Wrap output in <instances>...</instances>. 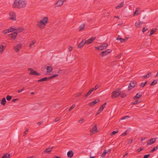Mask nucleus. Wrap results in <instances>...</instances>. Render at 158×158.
Returning a JSON list of instances; mask_svg holds the SVG:
<instances>
[{
	"label": "nucleus",
	"instance_id": "nucleus-1",
	"mask_svg": "<svg viewBox=\"0 0 158 158\" xmlns=\"http://www.w3.org/2000/svg\"><path fill=\"white\" fill-rule=\"evenodd\" d=\"M27 2L25 1L22 0H15L12 5V7L14 8H25L26 6Z\"/></svg>",
	"mask_w": 158,
	"mask_h": 158
},
{
	"label": "nucleus",
	"instance_id": "nucleus-2",
	"mask_svg": "<svg viewBox=\"0 0 158 158\" xmlns=\"http://www.w3.org/2000/svg\"><path fill=\"white\" fill-rule=\"evenodd\" d=\"M48 22V17H44L40 21L37 22L36 26L40 29H43L45 27Z\"/></svg>",
	"mask_w": 158,
	"mask_h": 158
},
{
	"label": "nucleus",
	"instance_id": "nucleus-3",
	"mask_svg": "<svg viewBox=\"0 0 158 158\" xmlns=\"http://www.w3.org/2000/svg\"><path fill=\"white\" fill-rule=\"evenodd\" d=\"M120 89H118L112 92L111 94V97L112 98H117L120 95L121 91L120 90Z\"/></svg>",
	"mask_w": 158,
	"mask_h": 158
},
{
	"label": "nucleus",
	"instance_id": "nucleus-4",
	"mask_svg": "<svg viewBox=\"0 0 158 158\" xmlns=\"http://www.w3.org/2000/svg\"><path fill=\"white\" fill-rule=\"evenodd\" d=\"M107 44L104 43L103 44H101L98 47H95V48L97 50H102L103 49H105L108 46Z\"/></svg>",
	"mask_w": 158,
	"mask_h": 158
},
{
	"label": "nucleus",
	"instance_id": "nucleus-5",
	"mask_svg": "<svg viewBox=\"0 0 158 158\" xmlns=\"http://www.w3.org/2000/svg\"><path fill=\"white\" fill-rule=\"evenodd\" d=\"M9 15L10 20H16V15L14 12L12 11L10 12L9 13Z\"/></svg>",
	"mask_w": 158,
	"mask_h": 158
},
{
	"label": "nucleus",
	"instance_id": "nucleus-6",
	"mask_svg": "<svg viewBox=\"0 0 158 158\" xmlns=\"http://www.w3.org/2000/svg\"><path fill=\"white\" fill-rule=\"evenodd\" d=\"M27 70L28 71H30V72L29 73L30 75L39 76L40 74V73H38L36 71L34 70L33 69L31 68H28Z\"/></svg>",
	"mask_w": 158,
	"mask_h": 158
},
{
	"label": "nucleus",
	"instance_id": "nucleus-7",
	"mask_svg": "<svg viewBox=\"0 0 158 158\" xmlns=\"http://www.w3.org/2000/svg\"><path fill=\"white\" fill-rule=\"evenodd\" d=\"M111 51L110 49H108L105 51H103L101 52L99 55L101 56L102 57H103L106 55H108L109 53L111 52Z\"/></svg>",
	"mask_w": 158,
	"mask_h": 158
},
{
	"label": "nucleus",
	"instance_id": "nucleus-8",
	"mask_svg": "<svg viewBox=\"0 0 158 158\" xmlns=\"http://www.w3.org/2000/svg\"><path fill=\"white\" fill-rule=\"evenodd\" d=\"M66 0H58L55 3V7L61 6Z\"/></svg>",
	"mask_w": 158,
	"mask_h": 158
},
{
	"label": "nucleus",
	"instance_id": "nucleus-9",
	"mask_svg": "<svg viewBox=\"0 0 158 158\" xmlns=\"http://www.w3.org/2000/svg\"><path fill=\"white\" fill-rule=\"evenodd\" d=\"M136 85V82L135 81H131L129 84V85L128 87V90L129 91H130L131 89V87L134 88Z\"/></svg>",
	"mask_w": 158,
	"mask_h": 158
},
{
	"label": "nucleus",
	"instance_id": "nucleus-10",
	"mask_svg": "<svg viewBox=\"0 0 158 158\" xmlns=\"http://www.w3.org/2000/svg\"><path fill=\"white\" fill-rule=\"evenodd\" d=\"M96 37L95 36L89 39L87 41L85 40V43L86 44L89 45L92 43L93 41L95 40Z\"/></svg>",
	"mask_w": 158,
	"mask_h": 158
},
{
	"label": "nucleus",
	"instance_id": "nucleus-11",
	"mask_svg": "<svg viewBox=\"0 0 158 158\" xmlns=\"http://www.w3.org/2000/svg\"><path fill=\"white\" fill-rule=\"evenodd\" d=\"M17 35V33L15 32H13L12 33H10L9 34V36L11 39L15 40Z\"/></svg>",
	"mask_w": 158,
	"mask_h": 158
},
{
	"label": "nucleus",
	"instance_id": "nucleus-12",
	"mask_svg": "<svg viewBox=\"0 0 158 158\" xmlns=\"http://www.w3.org/2000/svg\"><path fill=\"white\" fill-rule=\"evenodd\" d=\"M156 139L155 138H152L150 139L147 143V145H151L154 143L156 142Z\"/></svg>",
	"mask_w": 158,
	"mask_h": 158
},
{
	"label": "nucleus",
	"instance_id": "nucleus-13",
	"mask_svg": "<svg viewBox=\"0 0 158 158\" xmlns=\"http://www.w3.org/2000/svg\"><path fill=\"white\" fill-rule=\"evenodd\" d=\"M22 46V44H17L16 46L15 47H14V49L16 52H18L21 48Z\"/></svg>",
	"mask_w": 158,
	"mask_h": 158
},
{
	"label": "nucleus",
	"instance_id": "nucleus-14",
	"mask_svg": "<svg viewBox=\"0 0 158 158\" xmlns=\"http://www.w3.org/2000/svg\"><path fill=\"white\" fill-rule=\"evenodd\" d=\"M85 44H86V43H85V40L83 39L81 42L78 44L77 48H82Z\"/></svg>",
	"mask_w": 158,
	"mask_h": 158
},
{
	"label": "nucleus",
	"instance_id": "nucleus-15",
	"mask_svg": "<svg viewBox=\"0 0 158 158\" xmlns=\"http://www.w3.org/2000/svg\"><path fill=\"white\" fill-rule=\"evenodd\" d=\"M90 132L93 134L98 132L97 125H95L94 126L92 129L90 130Z\"/></svg>",
	"mask_w": 158,
	"mask_h": 158
},
{
	"label": "nucleus",
	"instance_id": "nucleus-16",
	"mask_svg": "<svg viewBox=\"0 0 158 158\" xmlns=\"http://www.w3.org/2000/svg\"><path fill=\"white\" fill-rule=\"evenodd\" d=\"M53 148V147H49V148L46 149L44 151V152L46 154H49L52 152Z\"/></svg>",
	"mask_w": 158,
	"mask_h": 158
},
{
	"label": "nucleus",
	"instance_id": "nucleus-17",
	"mask_svg": "<svg viewBox=\"0 0 158 158\" xmlns=\"http://www.w3.org/2000/svg\"><path fill=\"white\" fill-rule=\"evenodd\" d=\"M73 155V153L72 150L69 151L67 153V156L69 157L72 158Z\"/></svg>",
	"mask_w": 158,
	"mask_h": 158
},
{
	"label": "nucleus",
	"instance_id": "nucleus-18",
	"mask_svg": "<svg viewBox=\"0 0 158 158\" xmlns=\"http://www.w3.org/2000/svg\"><path fill=\"white\" fill-rule=\"evenodd\" d=\"M24 30V28L22 27H20L15 29V32H16L17 34L18 33L21 32L23 31Z\"/></svg>",
	"mask_w": 158,
	"mask_h": 158
},
{
	"label": "nucleus",
	"instance_id": "nucleus-19",
	"mask_svg": "<svg viewBox=\"0 0 158 158\" xmlns=\"http://www.w3.org/2000/svg\"><path fill=\"white\" fill-rule=\"evenodd\" d=\"M85 24H82L79 27V31H83L85 30Z\"/></svg>",
	"mask_w": 158,
	"mask_h": 158
},
{
	"label": "nucleus",
	"instance_id": "nucleus-20",
	"mask_svg": "<svg viewBox=\"0 0 158 158\" xmlns=\"http://www.w3.org/2000/svg\"><path fill=\"white\" fill-rule=\"evenodd\" d=\"M139 94V93H137L136 95L133 97V99L135 100L136 99L139 98L141 97L142 96V94Z\"/></svg>",
	"mask_w": 158,
	"mask_h": 158
},
{
	"label": "nucleus",
	"instance_id": "nucleus-21",
	"mask_svg": "<svg viewBox=\"0 0 158 158\" xmlns=\"http://www.w3.org/2000/svg\"><path fill=\"white\" fill-rule=\"evenodd\" d=\"M93 90L91 89H90L88 92L85 95L84 97L85 98H87L88 96H89L92 92Z\"/></svg>",
	"mask_w": 158,
	"mask_h": 158
},
{
	"label": "nucleus",
	"instance_id": "nucleus-22",
	"mask_svg": "<svg viewBox=\"0 0 158 158\" xmlns=\"http://www.w3.org/2000/svg\"><path fill=\"white\" fill-rule=\"evenodd\" d=\"M6 47V46H4L2 44L0 46V54L2 53Z\"/></svg>",
	"mask_w": 158,
	"mask_h": 158
},
{
	"label": "nucleus",
	"instance_id": "nucleus-23",
	"mask_svg": "<svg viewBox=\"0 0 158 158\" xmlns=\"http://www.w3.org/2000/svg\"><path fill=\"white\" fill-rule=\"evenodd\" d=\"M124 5V2H122L120 3L119 4L118 6H116L115 8L116 9H119L123 6Z\"/></svg>",
	"mask_w": 158,
	"mask_h": 158
},
{
	"label": "nucleus",
	"instance_id": "nucleus-24",
	"mask_svg": "<svg viewBox=\"0 0 158 158\" xmlns=\"http://www.w3.org/2000/svg\"><path fill=\"white\" fill-rule=\"evenodd\" d=\"M119 37L120 36L118 35L117 38L116 40H120L121 43L125 42V40H124V39H123L122 38H119Z\"/></svg>",
	"mask_w": 158,
	"mask_h": 158
},
{
	"label": "nucleus",
	"instance_id": "nucleus-25",
	"mask_svg": "<svg viewBox=\"0 0 158 158\" xmlns=\"http://www.w3.org/2000/svg\"><path fill=\"white\" fill-rule=\"evenodd\" d=\"M140 9L139 7H137L135 10V11L134 12V14L133 15V16H134L135 15H138L139 13H138V12L139 11Z\"/></svg>",
	"mask_w": 158,
	"mask_h": 158
},
{
	"label": "nucleus",
	"instance_id": "nucleus-26",
	"mask_svg": "<svg viewBox=\"0 0 158 158\" xmlns=\"http://www.w3.org/2000/svg\"><path fill=\"white\" fill-rule=\"evenodd\" d=\"M52 68L50 66H47L46 68L47 71L48 73H50L52 70Z\"/></svg>",
	"mask_w": 158,
	"mask_h": 158
},
{
	"label": "nucleus",
	"instance_id": "nucleus-27",
	"mask_svg": "<svg viewBox=\"0 0 158 158\" xmlns=\"http://www.w3.org/2000/svg\"><path fill=\"white\" fill-rule=\"evenodd\" d=\"M6 102V98H3L1 100V104L3 106H4L5 105Z\"/></svg>",
	"mask_w": 158,
	"mask_h": 158
},
{
	"label": "nucleus",
	"instance_id": "nucleus-28",
	"mask_svg": "<svg viewBox=\"0 0 158 158\" xmlns=\"http://www.w3.org/2000/svg\"><path fill=\"white\" fill-rule=\"evenodd\" d=\"M10 155L9 153H5L3 155L1 158H10Z\"/></svg>",
	"mask_w": 158,
	"mask_h": 158
},
{
	"label": "nucleus",
	"instance_id": "nucleus-29",
	"mask_svg": "<svg viewBox=\"0 0 158 158\" xmlns=\"http://www.w3.org/2000/svg\"><path fill=\"white\" fill-rule=\"evenodd\" d=\"M47 77H45L38 80L37 81L38 82H41L44 81H47Z\"/></svg>",
	"mask_w": 158,
	"mask_h": 158
},
{
	"label": "nucleus",
	"instance_id": "nucleus-30",
	"mask_svg": "<svg viewBox=\"0 0 158 158\" xmlns=\"http://www.w3.org/2000/svg\"><path fill=\"white\" fill-rule=\"evenodd\" d=\"M152 75L151 72H149L146 75L143 76L142 77L144 78H147L150 76Z\"/></svg>",
	"mask_w": 158,
	"mask_h": 158
},
{
	"label": "nucleus",
	"instance_id": "nucleus-31",
	"mask_svg": "<svg viewBox=\"0 0 158 158\" xmlns=\"http://www.w3.org/2000/svg\"><path fill=\"white\" fill-rule=\"evenodd\" d=\"M147 81H146L145 82H142L140 84L139 86L140 87L143 88L147 84Z\"/></svg>",
	"mask_w": 158,
	"mask_h": 158
},
{
	"label": "nucleus",
	"instance_id": "nucleus-32",
	"mask_svg": "<svg viewBox=\"0 0 158 158\" xmlns=\"http://www.w3.org/2000/svg\"><path fill=\"white\" fill-rule=\"evenodd\" d=\"M107 153V151L106 150H105L102 153V154L101 156L102 158H104L105 157L106 154Z\"/></svg>",
	"mask_w": 158,
	"mask_h": 158
},
{
	"label": "nucleus",
	"instance_id": "nucleus-33",
	"mask_svg": "<svg viewBox=\"0 0 158 158\" xmlns=\"http://www.w3.org/2000/svg\"><path fill=\"white\" fill-rule=\"evenodd\" d=\"M158 148V145L156 147L154 148L152 150H151L150 151V153L153 152L154 151L156 150Z\"/></svg>",
	"mask_w": 158,
	"mask_h": 158
},
{
	"label": "nucleus",
	"instance_id": "nucleus-34",
	"mask_svg": "<svg viewBox=\"0 0 158 158\" xmlns=\"http://www.w3.org/2000/svg\"><path fill=\"white\" fill-rule=\"evenodd\" d=\"M157 81L156 80H154L152 83L150 84V85L153 86L157 84Z\"/></svg>",
	"mask_w": 158,
	"mask_h": 158
},
{
	"label": "nucleus",
	"instance_id": "nucleus-35",
	"mask_svg": "<svg viewBox=\"0 0 158 158\" xmlns=\"http://www.w3.org/2000/svg\"><path fill=\"white\" fill-rule=\"evenodd\" d=\"M129 131L128 130H127L124 133H123L122 135H121L123 136H125L126 135H127V134H128V133H129Z\"/></svg>",
	"mask_w": 158,
	"mask_h": 158
},
{
	"label": "nucleus",
	"instance_id": "nucleus-36",
	"mask_svg": "<svg viewBox=\"0 0 158 158\" xmlns=\"http://www.w3.org/2000/svg\"><path fill=\"white\" fill-rule=\"evenodd\" d=\"M103 110V109H102V108H101L100 107L99 109L98 110L96 114V115H97L98 114H99Z\"/></svg>",
	"mask_w": 158,
	"mask_h": 158
},
{
	"label": "nucleus",
	"instance_id": "nucleus-37",
	"mask_svg": "<svg viewBox=\"0 0 158 158\" xmlns=\"http://www.w3.org/2000/svg\"><path fill=\"white\" fill-rule=\"evenodd\" d=\"M9 30H8V29H7L6 30H4L2 32V33L4 34H6L8 33H9Z\"/></svg>",
	"mask_w": 158,
	"mask_h": 158
},
{
	"label": "nucleus",
	"instance_id": "nucleus-38",
	"mask_svg": "<svg viewBox=\"0 0 158 158\" xmlns=\"http://www.w3.org/2000/svg\"><path fill=\"white\" fill-rule=\"evenodd\" d=\"M100 87V86H99L97 84L95 85L94 88H92L91 89H92L93 91L94 90H96Z\"/></svg>",
	"mask_w": 158,
	"mask_h": 158
},
{
	"label": "nucleus",
	"instance_id": "nucleus-39",
	"mask_svg": "<svg viewBox=\"0 0 158 158\" xmlns=\"http://www.w3.org/2000/svg\"><path fill=\"white\" fill-rule=\"evenodd\" d=\"M96 104V102H95L94 101H93V102L89 103V105L91 106H92Z\"/></svg>",
	"mask_w": 158,
	"mask_h": 158
},
{
	"label": "nucleus",
	"instance_id": "nucleus-40",
	"mask_svg": "<svg viewBox=\"0 0 158 158\" xmlns=\"http://www.w3.org/2000/svg\"><path fill=\"white\" fill-rule=\"evenodd\" d=\"M8 30H9V32H11L13 31H15V29H14V28H12V27H10V28L8 29Z\"/></svg>",
	"mask_w": 158,
	"mask_h": 158
},
{
	"label": "nucleus",
	"instance_id": "nucleus-41",
	"mask_svg": "<svg viewBox=\"0 0 158 158\" xmlns=\"http://www.w3.org/2000/svg\"><path fill=\"white\" fill-rule=\"evenodd\" d=\"M61 119V118L60 117H56L55 118V119L54 120V121L55 122H56L60 120Z\"/></svg>",
	"mask_w": 158,
	"mask_h": 158
},
{
	"label": "nucleus",
	"instance_id": "nucleus-42",
	"mask_svg": "<svg viewBox=\"0 0 158 158\" xmlns=\"http://www.w3.org/2000/svg\"><path fill=\"white\" fill-rule=\"evenodd\" d=\"M6 98L8 101H10L12 98V96L9 95H7L6 97Z\"/></svg>",
	"mask_w": 158,
	"mask_h": 158
},
{
	"label": "nucleus",
	"instance_id": "nucleus-43",
	"mask_svg": "<svg viewBox=\"0 0 158 158\" xmlns=\"http://www.w3.org/2000/svg\"><path fill=\"white\" fill-rule=\"evenodd\" d=\"M143 147H141L139 149H138L137 150L136 152H139L143 150Z\"/></svg>",
	"mask_w": 158,
	"mask_h": 158
},
{
	"label": "nucleus",
	"instance_id": "nucleus-44",
	"mask_svg": "<svg viewBox=\"0 0 158 158\" xmlns=\"http://www.w3.org/2000/svg\"><path fill=\"white\" fill-rule=\"evenodd\" d=\"M155 32V31L154 30H152L151 31L150 34L149 35V36H151L152 34H153Z\"/></svg>",
	"mask_w": 158,
	"mask_h": 158
},
{
	"label": "nucleus",
	"instance_id": "nucleus-45",
	"mask_svg": "<svg viewBox=\"0 0 158 158\" xmlns=\"http://www.w3.org/2000/svg\"><path fill=\"white\" fill-rule=\"evenodd\" d=\"M135 25L137 27H140V26L139 24V22L135 23Z\"/></svg>",
	"mask_w": 158,
	"mask_h": 158
},
{
	"label": "nucleus",
	"instance_id": "nucleus-46",
	"mask_svg": "<svg viewBox=\"0 0 158 158\" xmlns=\"http://www.w3.org/2000/svg\"><path fill=\"white\" fill-rule=\"evenodd\" d=\"M35 40H33L31 43L30 44L29 47L30 48L35 43Z\"/></svg>",
	"mask_w": 158,
	"mask_h": 158
},
{
	"label": "nucleus",
	"instance_id": "nucleus-47",
	"mask_svg": "<svg viewBox=\"0 0 158 158\" xmlns=\"http://www.w3.org/2000/svg\"><path fill=\"white\" fill-rule=\"evenodd\" d=\"M82 92H80L78 94H76L75 97H80L81 95L82 94Z\"/></svg>",
	"mask_w": 158,
	"mask_h": 158
},
{
	"label": "nucleus",
	"instance_id": "nucleus-48",
	"mask_svg": "<svg viewBox=\"0 0 158 158\" xmlns=\"http://www.w3.org/2000/svg\"><path fill=\"white\" fill-rule=\"evenodd\" d=\"M118 132V131H113L110 134V135H115V134H116V133H117Z\"/></svg>",
	"mask_w": 158,
	"mask_h": 158
},
{
	"label": "nucleus",
	"instance_id": "nucleus-49",
	"mask_svg": "<svg viewBox=\"0 0 158 158\" xmlns=\"http://www.w3.org/2000/svg\"><path fill=\"white\" fill-rule=\"evenodd\" d=\"M140 102L138 100H136L135 102L132 104V105H134L137 104Z\"/></svg>",
	"mask_w": 158,
	"mask_h": 158
},
{
	"label": "nucleus",
	"instance_id": "nucleus-50",
	"mask_svg": "<svg viewBox=\"0 0 158 158\" xmlns=\"http://www.w3.org/2000/svg\"><path fill=\"white\" fill-rule=\"evenodd\" d=\"M75 104H73L72 105V106L69 109V111H71V110H72L73 108H74L75 107Z\"/></svg>",
	"mask_w": 158,
	"mask_h": 158
},
{
	"label": "nucleus",
	"instance_id": "nucleus-51",
	"mask_svg": "<svg viewBox=\"0 0 158 158\" xmlns=\"http://www.w3.org/2000/svg\"><path fill=\"white\" fill-rule=\"evenodd\" d=\"M130 118V116H126L123 117L122 118H121V120H124V119H127V118Z\"/></svg>",
	"mask_w": 158,
	"mask_h": 158
},
{
	"label": "nucleus",
	"instance_id": "nucleus-52",
	"mask_svg": "<svg viewBox=\"0 0 158 158\" xmlns=\"http://www.w3.org/2000/svg\"><path fill=\"white\" fill-rule=\"evenodd\" d=\"M133 141V140L132 139H128L127 143L128 144H131Z\"/></svg>",
	"mask_w": 158,
	"mask_h": 158
},
{
	"label": "nucleus",
	"instance_id": "nucleus-53",
	"mask_svg": "<svg viewBox=\"0 0 158 158\" xmlns=\"http://www.w3.org/2000/svg\"><path fill=\"white\" fill-rule=\"evenodd\" d=\"M24 89H25V88L24 87H23L21 89L18 90V93H20L21 92H22V91L24 90Z\"/></svg>",
	"mask_w": 158,
	"mask_h": 158
},
{
	"label": "nucleus",
	"instance_id": "nucleus-54",
	"mask_svg": "<svg viewBox=\"0 0 158 158\" xmlns=\"http://www.w3.org/2000/svg\"><path fill=\"white\" fill-rule=\"evenodd\" d=\"M106 104V103H105L104 104L102 105L100 107H101V108H102V109L103 110L104 108L105 107Z\"/></svg>",
	"mask_w": 158,
	"mask_h": 158
},
{
	"label": "nucleus",
	"instance_id": "nucleus-55",
	"mask_svg": "<svg viewBox=\"0 0 158 158\" xmlns=\"http://www.w3.org/2000/svg\"><path fill=\"white\" fill-rule=\"evenodd\" d=\"M126 96H127V95H126V94L123 93L121 94V97L122 98H123L126 97Z\"/></svg>",
	"mask_w": 158,
	"mask_h": 158
},
{
	"label": "nucleus",
	"instance_id": "nucleus-56",
	"mask_svg": "<svg viewBox=\"0 0 158 158\" xmlns=\"http://www.w3.org/2000/svg\"><path fill=\"white\" fill-rule=\"evenodd\" d=\"M84 120V119L83 118H82V119H80V120H79L78 121V122L79 123H81L83 122Z\"/></svg>",
	"mask_w": 158,
	"mask_h": 158
},
{
	"label": "nucleus",
	"instance_id": "nucleus-57",
	"mask_svg": "<svg viewBox=\"0 0 158 158\" xmlns=\"http://www.w3.org/2000/svg\"><path fill=\"white\" fill-rule=\"evenodd\" d=\"M122 54L120 53L118 54V55H117L116 56V58H117L118 59H120L121 58V55Z\"/></svg>",
	"mask_w": 158,
	"mask_h": 158
},
{
	"label": "nucleus",
	"instance_id": "nucleus-58",
	"mask_svg": "<svg viewBox=\"0 0 158 158\" xmlns=\"http://www.w3.org/2000/svg\"><path fill=\"white\" fill-rule=\"evenodd\" d=\"M150 156V154L145 155L144 156L143 158H148Z\"/></svg>",
	"mask_w": 158,
	"mask_h": 158
},
{
	"label": "nucleus",
	"instance_id": "nucleus-59",
	"mask_svg": "<svg viewBox=\"0 0 158 158\" xmlns=\"http://www.w3.org/2000/svg\"><path fill=\"white\" fill-rule=\"evenodd\" d=\"M68 50H69V52H71L73 50V47H72L71 46H69V48Z\"/></svg>",
	"mask_w": 158,
	"mask_h": 158
},
{
	"label": "nucleus",
	"instance_id": "nucleus-60",
	"mask_svg": "<svg viewBox=\"0 0 158 158\" xmlns=\"http://www.w3.org/2000/svg\"><path fill=\"white\" fill-rule=\"evenodd\" d=\"M28 129H27L24 132L23 134V136H24L26 134L27 132H28Z\"/></svg>",
	"mask_w": 158,
	"mask_h": 158
},
{
	"label": "nucleus",
	"instance_id": "nucleus-61",
	"mask_svg": "<svg viewBox=\"0 0 158 158\" xmlns=\"http://www.w3.org/2000/svg\"><path fill=\"white\" fill-rule=\"evenodd\" d=\"M58 76V75L57 74H55L53 76H52V78H54V77H56Z\"/></svg>",
	"mask_w": 158,
	"mask_h": 158
},
{
	"label": "nucleus",
	"instance_id": "nucleus-62",
	"mask_svg": "<svg viewBox=\"0 0 158 158\" xmlns=\"http://www.w3.org/2000/svg\"><path fill=\"white\" fill-rule=\"evenodd\" d=\"M148 29H145V28L144 27L142 30V32L144 33V32H145L146 30H148Z\"/></svg>",
	"mask_w": 158,
	"mask_h": 158
},
{
	"label": "nucleus",
	"instance_id": "nucleus-63",
	"mask_svg": "<svg viewBox=\"0 0 158 158\" xmlns=\"http://www.w3.org/2000/svg\"><path fill=\"white\" fill-rule=\"evenodd\" d=\"M100 101L99 99H96L94 100V101L95 102H96V103H97L98 102Z\"/></svg>",
	"mask_w": 158,
	"mask_h": 158
},
{
	"label": "nucleus",
	"instance_id": "nucleus-64",
	"mask_svg": "<svg viewBox=\"0 0 158 158\" xmlns=\"http://www.w3.org/2000/svg\"><path fill=\"white\" fill-rule=\"evenodd\" d=\"M15 138H17L18 137V131L17 130L15 132Z\"/></svg>",
	"mask_w": 158,
	"mask_h": 158
}]
</instances>
